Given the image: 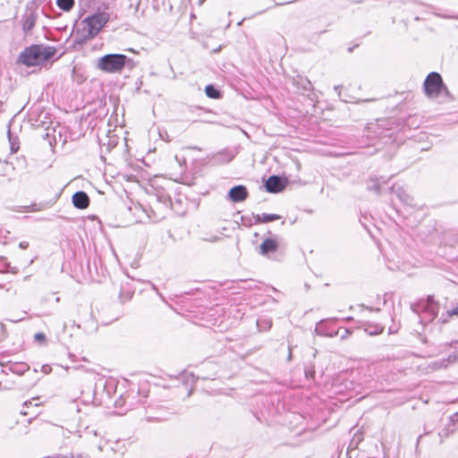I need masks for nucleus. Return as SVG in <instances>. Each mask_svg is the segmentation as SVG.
Returning a JSON list of instances; mask_svg holds the SVG:
<instances>
[{
  "mask_svg": "<svg viewBox=\"0 0 458 458\" xmlns=\"http://www.w3.org/2000/svg\"><path fill=\"white\" fill-rule=\"evenodd\" d=\"M56 53L54 47L32 45L26 47L19 55L18 62L26 66H36L51 59Z\"/></svg>",
  "mask_w": 458,
  "mask_h": 458,
  "instance_id": "nucleus-1",
  "label": "nucleus"
},
{
  "mask_svg": "<svg viewBox=\"0 0 458 458\" xmlns=\"http://www.w3.org/2000/svg\"><path fill=\"white\" fill-rule=\"evenodd\" d=\"M423 89L426 96L429 98H435L443 92H448L441 75L436 72L428 74L423 83Z\"/></svg>",
  "mask_w": 458,
  "mask_h": 458,
  "instance_id": "nucleus-2",
  "label": "nucleus"
},
{
  "mask_svg": "<svg viewBox=\"0 0 458 458\" xmlns=\"http://www.w3.org/2000/svg\"><path fill=\"white\" fill-rule=\"evenodd\" d=\"M110 15L106 12H98L83 20L88 38H95L109 21Z\"/></svg>",
  "mask_w": 458,
  "mask_h": 458,
  "instance_id": "nucleus-3",
  "label": "nucleus"
},
{
  "mask_svg": "<svg viewBox=\"0 0 458 458\" xmlns=\"http://www.w3.org/2000/svg\"><path fill=\"white\" fill-rule=\"evenodd\" d=\"M126 61L127 56L124 55H106L98 60V68L109 73L119 72L124 68Z\"/></svg>",
  "mask_w": 458,
  "mask_h": 458,
  "instance_id": "nucleus-4",
  "label": "nucleus"
},
{
  "mask_svg": "<svg viewBox=\"0 0 458 458\" xmlns=\"http://www.w3.org/2000/svg\"><path fill=\"white\" fill-rule=\"evenodd\" d=\"M248 191L243 185L234 186L228 192V196L233 202H242L248 198Z\"/></svg>",
  "mask_w": 458,
  "mask_h": 458,
  "instance_id": "nucleus-5",
  "label": "nucleus"
},
{
  "mask_svg": "<svg viewBox=\"0 0 458 458\" xmlns=\"http://www.w3.org/2000/svg\"><path fill=\"white\" fill-rule=\"evenodd\" d=\"M277 250L278 242L276 238H267L259 246V252L264 256H268L270 253H275Z\"/></svg>",
  "mask_w": 458,
  "mask_h": 458,
  "instance_id": "nucleus-6",
  "label": "nucleus"
},
{
  "mask_svg": "<svg viewBox=\"0 0 458 458\" xmlns=\"http://www.w3.org/2000/svg\"><path fill=\"white\" fill-rule=\"evenodd\" d=\"M265 187L268 192L272 193L280 192L284 188L281 178L277 175H272L268 177V179L266 181Z\"/></svg>",
  "mask_w": 458,
  "mask_h": 458,
  "instance_id": "nucleus-7",
  "label": "nucleus"
},
{
  "mask_svg": "<svg viewBox=\"0 0 458 458\" xmlns=\"http://www.w3.org/2000/svg\"><path fill=\"white\" fill-rule=\"evenodd\" d=\"M72 204L79 209H85L89 206V198L84 191H77L72 195Z\"/></svg>",
  "mask_w": 458,
  "mask_h": 458,
  "instance_id": "nucleus-8",
  "label": "nucleus"
},
{
  "mask_svg": "<svg viewBox=\"0 0 458 458\" xmlns=\"http://www.w3.org/2000/svg\"><path fill=\"white\" fill-rule=\"evenodd\" d=\"M281 218V216L276 214H258L254 216V219L256 223L259 224H266L269 222H273L276 220H279Z\"/></svg>",
  "mask_w": 458,
  "mask_h": 458,
  "instance_id": "nucleus-9",
  "label": "nucleus"
},
{
  "mask_svg": "<svg viewBox=\"0 0 458 458\" xmlns=\"http://www.w3.org/2000/svg\"><path fill=\"white\" fill-rule=\"evenodd\" d=\"M56 4L61 10L69 12L74 6V0H56Z\"/></svg>",
  "mask_w": 458,
  "mask_h": 458,
  "instance_id": "nucleus-10",
  "label": "nucleus"
},
{
  "mask_svg": "<svg viewBox=\"0 0 458 458\" xmlns=\"http://www.w3.org/2000/svg\"><path fill=\"white\" fill-rule=\"evenodd\" d=\"M206 95L214 99H218L221 98V93L218 89H216L213 85H208L205 88Z\"/></svg>",
  "mask_w": 458,
  "mask_h": 458,
  "instance_id": "nucleus-11",
  "label": "nucleus"
},
{
  "mask_svg": "<svg viewBox=\"0 0 458 458\" xmlns=\"http://www.w3.org/2000/svg\"><path fill=\"white\" fill-rule=\"evenodd\" d=\"M34 338L37 342H38L40 344H44L47 339L45 334L42 332H38V333L35 334Z\"/></svg>",
  "mask_w": 458,
  "mask_h": 458,
  "instance_id": "nucleus-12",
  "label": "nucleus"
},
{
  "mask_svg": "<svg viewBox=\"0 0 458 458\" xmlns=\"http://www.w3.org/2000/svg\"><path fill=\"white\" fill-rule=\"evenodd\" d=\"M34 26L33 21H26L23 24L24 30H30Z\"/></svg>",
  "mask_w": 458,
  "mask_h": 458,
  "instance_id": "nucleus-13",
  "label": "nucleus"
},
{
  "mask_svg": "<svg viewBox=\"0 0 458 458\" xmlns=\"http://www.w3.org/2000/svg\"><path fill=\"white\" fill-rule=\"evenodd\" d=\"M447 315L449 318L454 316H458V304L454 309L447 311Z\"/></svg>",
  "mask_w": 458,
  "mask_h": 458,
  "instance_id": "nucleus-14",
  "label": "nucleus"
}]
</instances>
